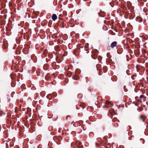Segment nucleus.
Instances as JSON below:
<instances>
[{
	"instance_id": "obj_1",
	"label": "nucleus",
	"mask_w": 148,
	"mask_h": 148,
	"mask_svg": "<svg viewBox=\"0 0 148 148\" xmlns=\"http://www.w3.org/2000/svg\"><path fill=\"white\" fill-rule=\"evenodd\" d=\"M76 146L77 148H79L78 147L79 146V148L82 147L81 143L79 141H78L76 142Z\"/></svg>"
},
{
	"instance_id": "obj_2",
	"label": "nucleus",
	"mask_w": 148,
	"mask_h": 148,
	"mask_svg": "<svg viewBox=\"0 0 148 148\" xmlns=\"http://www.w3.org/2000/svg\"><path fill=\"white\" fill-rule=\"evenodd\" d=\"M57 18V16L56 14H53L52 16V19L53 21H54L56 20Z\"/></svg>"
},
{
	"instance_id": "obj_3",
	"label": "nucleus",
	"mask_w": 148,
	"mask_h": 148,
	"mask_svg": "<svg viewBox=\"0 0 148 148\" xmlns=\"http://www.w3.org/2000/svg\"><path fill=\"white\" fill-rule=\"evenodd\" d=\"M117 44V42H114L111 44V47L112 48H114L115 47Z\"/></svg>"
},
{
	"instance_id": "obj_4",
	"label": "nucleus",
	"mask_w": 148,
	"mask_h": 148,
	"mask_svg": "<svg viewBox=\"0 0 148 148\" xmlns=\"http://www.w3.org/2000/svg\"><path fill=\"white\" fill-rule=\"evenodd\" d=\"M106 104H111V103L110 102L107 101L106 102Z\"/></svg>"
},
{
	"instance_id": "obj_5",
	"label": "nucleus",
	"mask_w": 148,
	"mask_h": 148,
	"mask_svg": "<svg viewBox=\"0 0 148 148\" xmlns=\"http://www.w3.org/2000/svg\"><path fill=\"white\" fill-rule=\"evenodd\" d=\"M144 97V95H141L140 96V98H143Z\"/></svg>"
},
{
	"instance_id": "obj_6",
	"label": "nucleus",
	"mask_w": 148,
	"mask_h": 148,
	"mask_svg": "<svg viewBox=\"0 0 148 148\" xmlns=\"http://www.w3.org/2000/svg\"><path fill=\"white\" fill-rule=\"evenodd\" d=\"M140 22H141L142 21V19L141 18H140Z\"/></svg>"
},
{
	"instance_id": "obj_7",
	"label": "nucleus",
	"mask_w": 148,
	"mask_h": 148,
	"mask_svg": "<svg viewBox=\"0 0 148 148\" xmlns=\"http://www.w3.org/2000/svg\"><path fill=\"white\" fill-rule=\"evenodd\" d=\"M109 107V106H106V107H107V108H108V107Z\"/></svg>"
}]
</instances>
